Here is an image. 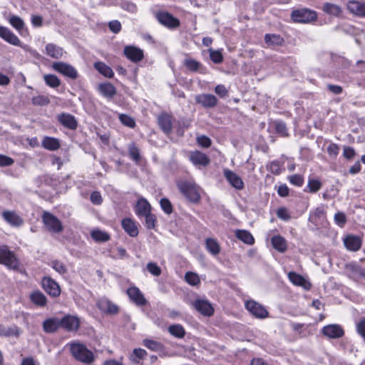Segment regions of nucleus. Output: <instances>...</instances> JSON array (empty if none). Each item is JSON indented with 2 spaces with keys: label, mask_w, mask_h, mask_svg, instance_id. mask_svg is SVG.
Segmentation results:
<instances>
[{
  "label": "nucleus",
  "mask_w": 365,
  "mask_h": 365,
  "mask_svg": "<svg viewBox=\"0 0 365 365\" xmlns=\"http://www.w3.org/2000/svg\"><path fill=\"white\" fill-rule=\"evenodd\" d=\"M245 307L256 318L265 319L269 315V312L264 307L254 300L247 301Z\"/></svg>",
  "instance_id": "8"
},
{
  "label": "nucleus",
  "mask_w": 365,
  "mask_h": 365,
  "mask_svg": "<svg viewBox=\"0 0 365 365\" xmlns=\"http://www.w3.org/2000/svg\"><path fill=\"white\" fill-rule=\"evenodd\" d=\"M357 332L365 339V317L361 319L356 324Z\"/></svg>",
  "instance_id": "64"
},
{
  "label": "nucleus",
  "mask_w": 365,
  "mask_h": 365,
  "mask_svg": "<svg viewBox=\"0 0 365 365\" xmlns=\"http://www.w3.org/2000/svg\"><path fill=\"white\" fill-rule=\"evenodd\" d=\"M288 278L296 286H300L306 290H309L311 288V283L303 276L294 272H289Z\"/></svg>",
  "instance_id": "22"
},
{
  "label": "nucleus",
  "mask_w": 365,
  "mask_h": 365,
  "mask_svg": "<svg viewBox=\"0 0 365 365\" xmlns=\"http://www.w3.org/2000/svg\"><path fill=\"white\" fill-rule=\"evenodd\" d=\"M173 119V115L165 112L161 113L158 116V123L163 132L166 135H170L172 133Z\"/></svg>",
  "instance_id": "11"
},
{
  "label": "nucleus",
  "mask_w": 365,
  "mask_h": 365,
  "mask_svg": "<svg viewBox=\"0 0 365 365\" xmlns=\"http://www.w3.org/2000/svg\"><path fill=\"white\" fill-rule=\"evenodd\" d=\"M151 206L150 203L143 197L139 199L135 206V212L139 217H143L150 213Z\"/></svg>",
  "instance_id": "28"
},
{
  "label": "nucleus",
  "mask_w": 365,
  "mask_h": 365,
  "mask_svg": "<svg viewBox=\"0 0 365 365\" xmlns=\"http://www.w3.org/2000/svg\"><path fill=\"white\" fill-rule=\"evenodd\" d=\"M108 27L112 32L118 34L121 30V24L118 20H113L109 22Z\"/></svg>",
  "instance_id": "60"
},
{
  "label": "nucleus",
  "mask_w": 365,
  "mask_h": 365,
  "mask_svg": "<svg viewBox=\"0 0 365 365\" xmlns=\"http://www.w3.org/2000/svg\"><path fill=\"white\" fill-rule=\"evenodd\" d=\"M322 334L330 339H338L344 336V331L339 324H329L324 326L322 330Z\"/></svg>",
  "instance_id": "15"
},
{
  "label": "nucleus",
  "mask_w": 365,
  "mask_h": 365,
  "mask_svg": "<svg viewBox=\"0 0 365 365\" xmlns=\"http://www.w3.org/2000/svg\"><path fill=\"white\" fill-rule=\"evenodd\" d=\"M224 176L229 183L237 190H242L244 187V182L241 178L233 171L225 169L224 170Z\"/></svg>",
  "instance_id": "20"
},
{
  "label": "nucleus",
  "mask_w": 365,
  "mask_h": 365,
  "mask_svg": "<svg viewBox=\"0 0 365 365\" xmlns=\"http://www.w3.org/2000/svg\"><path fill=\"white\" fill-rule=\"evenodd\" d=\"M128 152L130 157L135 161L138 162L140 158V152L138 148L135 145L134 143H131L128 145Z\"/></svg>",
  "instance_id": "52"
},
{
  "label": "nucleus",
  "mask_w": 365,
  "mask_h": 365,
  "mask_svg": "<svg viewBox=\"0 0 365 365\" xmlns=\"http://www.w3.org/2000/svg\"><path fill=\"white\" fill-rule=\"evenodd\" d=\"M122 227L125 232L130 237H136L138 235V229L133 220L125 218L122 220Z\"/></svg>",
  "instance_id": "30"
},
{
  "label": "nucleus",
  "mask_w": 365,
  "mask_h": 365,
  "mask_svg": "<svg viewBox=\"0 0 365 365\" xmlns=\"http://www.w3.org/2000/svg\"><path fill=\"white\" fill-rule=\"evenodd\" d=\"M168 331L170 334L178 338H183L185 334L184 328L180 324L170 325L168 327Z\"/></svg>",
  "instance_id": "43"
},
{
  "label": "nucleus",
  "mask_w": 365,
  "mask_h": 365,
  "mask_svg": "<svg viewBox=\"0 0 365 365\" xmlns=\"http://www.w3.org/2000/svg\"><path fill=\"white\" fill-rule=\"evenodd\" d=\"M197 103L201 104L205 108H213L216 106L217 99L212 94H200L195 97Z\"/></svg>",
  "instance_id": "26"
},
{
  "label": "nucleus",
  "mask_w": 365,
  "mask_h": 365,
  "mask_svg": "<svg viewBox=\"0 0 365 365\" xmlns=\"http://www.w3.org/2000/svg\"><path fill=\"white\" fill-rule=\"evenodd\" d=\"M43 78L46 85L51 88H57L61 85V81L56 75H45Z\"/></svg>",
  "instance_id": "44"
},
{
  "label": "nucleus",
  "mask_w": 365,
  "mask_h": 365,
  "mask_svg": "<svg viewBox=\"0 0 365 365\" xmlns=\"http://www.w3.org/2000/svg\"><path fill=\"white\" fill-rule=\"evenodd\" d=\"M41 145L45 149L52 151L57 150L61 146L58 139L48 136L43 138Z\"/></svg>",
  "instance_id": "32"
},
{
  "label": "nucleus",
  "mask_w": 365,
  "mask_h": 365,
  "mask_svg": "<svg viewBox=\"0 0 365 365\" xmlns=\"http://www.w3.org/2000/svg\"><path fill=\"white\" fill-rule=\"evenodd\" d=\"M274 128L277 133L281 136L285 137L288 135L286 124L282 121L277 120L274 123Z\"/></svg>",
  "instance_id": "49"
},
{
  "label": "nucleus",
  "mask_w": 365,
  "mask_h": 365,
  "mask_svg": "<svg viewBox=\"0 0 365 365\" xmlns=\"http://www.w3.org/2000/svg\"><path fill=\"white\" fill-rule=\"evenodd\" d=\"M205 247L212 255H217L221 250L220 246L214 238H207L205 240Z\"/></svg>",
  "instance_id": "35"
},
{
  "label": "nucleus",
  "mask_w": 365,
  "mask_h": 365,
  "mask_svg": "<svg viewBox=\"0 0 365 365\" xmlns=\"http://www.w3.org/2000/svg\"><path fill=\"white\" fill-rule=\"evenodd\" d=\"M160 205L165 214L170 215L173 212V205L168 198H162L160 201Z\"/></svg>",
  "instance_id": "51"
},
{
  "label": "nucleus",
  "mask_w": 365,
  "mask_h": 365,
  "mask_svg": "<svg viewBox=\"0 0 365 365\" xmlns=\"http://www.w3.org/2000/svg\"><path fill=\"white\" fill-rule=\"evenodd\" d=\"M127 294L132 302L138 306H144L147 303V300L144 297L143 293L136 287H131L128 289Z\"/></svg>",
  "instance_id": "19"
},
{
  "label": "nucleus",
  "mask_w": 365,
  "mask_h": 365,
  "mask_svg": "<svg viewBox=\"0 0 365 365\" xmlns=\"http://www.w3.org/2000/svg\"><path fill=\"white\" fill-rule=\"evenodd\" d=\"M58 120L64 127L71 130H75L78 126V123L75 117L69 113H61L58 115Z\"/></svg>",
  "instance_id": "25"
},
{
  "label": "nucleus",
  "mask_w": 365,
  "mask_h": 365,
  "mask_svg": "<svg viewBox=\"0 0 365 365\" xmlns=\"http://www.w3.org/2000/svg\"><path fill=\"white\" fill-rule=\"evenodd\" d=\"M59 322L60 327L68 331H76L78 329L80 326L78 318L72 315L65 316L59 319Z\"/></svg>",
  "instance_id": "13"
},
{
  "label": "nucleus",
  "mask_w": 365,
  "mask_h": 365,
  "mask_svg": "<svg viewBox=\"0 0 365 365\" xmlns=\"http://www.w3.org/2000/svg\"><path fill=\"white\" fill-rule=\"evenodd\" d=\"M143 344L148 349L153 351H160L163 349V346L161 343L151 339H144Z\"/></svg>",
  "instance_id": "42"
},
{
  "label": "nucleus",
  "mask_w": 365,
  "mask_h": 365,
  "mask_svg": "<svg viewBox=\"0 0 365 365\" xmlns=\"http://www.w3.org/2000/svg\"><path fill=\"white\" fill-rule=\"evenodd\" d=\"M323 11L326 14L334 16H339L342 13V9L340 6L331 3H325Z\"/></svg>",
  "instance_id": "36"
},
{
  "label": "nucleus",
  "mask_w": 365,
  "mask_h": 365,
  "mask_svg": "<svg viewBox=\"0 0 365 365\" xmlns=\"http://www.w3.org/2000/svg\"><path fill=\"white\" fill-rule=\"evenodd\" d=\"M46 53L51 58L59 59L63 56L64 51L61 47L54 43H48L46 46Z\"/></svg>",
  "instance_id": "29"
},
{
  "label": "nucleus",
  "mask_w": 365,
  "mask_h": 365,
  "mask_svg": "<svg viewBox=\"0 0 365 365\" xmlns=\"http://www.w3.org/2000/svg\"><path fill=\"white\" fill-rule=\"evenodd\" d=\"M32 103L35 106H46L50 103V101L47 96H37L32 98Z\"/></svg>",
  "instance_id": "54"
},
{
  "label": "nucleus",
  "mask_w": 365,
  "mask_h": 365,
  "mask_svg": "<svg viewBox=\"0 0 365 365\" xmlns=\"http://www.w3.org/2000/svg\"><path fill=\"white\" fill-rule=\"evenodd\" d=\"M178 187L183 195L192 202H197L200 199L199 187L191 180H179Z\"/></svg>",
  "instance_id": "1"
},
{
  "label": "nucleus",
  "mask_w": 365,
  "mask_h": 365,
  "mask_svg": "<svg viewBox=\"0 0 365 365\" xmlns=\"http://www.w3.org/2000/svg\"><path fill=\"white\" fill-rule=\"evenodd\" d=\"M19 335V330L16 327H4L0 326V336H10Z\"/></svg>",
  "instance_id": "41"
},
{
  "label": "nucleus",
  "mask_w": 365,
  "mask_h": 365,
  "mask_svg": "<svg viewBox=\"0 0 365 365\" xmlns=\"http://www.w3.org/2000/svg\"><path fill=\"white\" fill-rule=\"evenodd\" d=\"M0 37L14 46H21L20 39L8 28L0 26Z\"/></svg>",
  "instance_id": "23"
},
{
  "label": "nucleus",
  "mask_w": 365,
  "mask_h": 365,
  "mask_svg": "<svg viewBox=\"0 0 365 365\" xmlns=\"http://www.w3.org/2000/svg\"><path fill=\"white\" fill-rule=\"evenodd\" d=\"M346 9L355 16L365 18V1L350 0L346 3Z\"/></svg>",
  "instance_id": "10"
},
{
  "label": "nucleus",
  "mask_w": 365,
  "mask_h": 365,
  "mask_svg": "<svg viewBox=\"0 0 365 365\" xmlns=\"http://www.w3.org/2000/svg\"><path fill=\"white\" fill-rule=\"evenodd\" d=\"M94 68L102 75L107 78H112L114 75L113 70L103 62H96L94 63Z\"/></svg>",
  "instance_id": "38"
},
{
  "label": "nucleus",
  "mask_w": 365,
  "mask_h": 365,
  "mask_svg": "<svg viewBox=\"0 0 365 365\" xmlns=\"http://www.w3.org/2000/svg\"><path fill=\"white\" fill-rule=\"evenodd\" d=\"M155 17L160 24L168 29H174L180 26V21L168 12H157Z\"/></svg>",
  "instance_id": "7"
},
{
  "label": "nucleus",
  "mask_w": 365,
  "mask_h": 365,
  "mask_svg": "<svg viewBox=\"0 0 365 365\" xmlns=\"http://www.w3.org/2000/svg\"><path fill=\"white\" fill-rule=\"evenodd\" d=\"M59 327H61L58 318H49L43 322V329L46 333L55 332Z\"/></svg>",
  "instance_id": "31"
},
{
  "label": "nucleus",
  "mask_w": 365,
  "mask_h": 365,
  "mask_svg": "<svg viewBox=\"0 0 365 365\" xmlns=\"http://www.w3.org/2000/svg\"><path fill=\"white\" fill-rule=\"evenodd\" d=\"M41 284L43 289L48 294L53 297H58L61 294L59 284L50 277H44L42 279Z\"/></svg>",
  "instance_id": "9"
},
{
  "label": "nucleus",
  "mask_w": 365,
  "mask_h": 365,
  "mask_svg": "<svg viewBox=\"0 0 365 365\" xmlns=\"http://www.w3.org/2000/svg\"><path fill=\"white\" fill-rule=\"evenodd\" d=\"M288 179L290 183L298 187L302 186L304 182V178L300 175H290L289 176Z\"/></svg>",
  "instance_id": "58"
},
{
  "label": "nucleus",
  "mask_w": 365,
  "mask_h": 365,
  "mask_svg": "<svg viewBox=\"0 0 365 365\" xmlns=\"http://www.w3.org/2000/svg\"><path fill=\"white\" fill-rule=\"evenodd\" d=\"M291 18L293 21L302 24H309L317 19L316 11L308 9H296L292 11Z\"/></svg>",
  "instance_id": "4"
},
{
  "label": "nucleus",
  "mask_w": 365,
  "mask_h": 365,
  "mask_svg": "<svg viewBox=\"0 0 365 365\" xmlns=\"http://www.w3.org/2000/svg\"><path fill=\"white\" fill-rule=\"evenodd\" d=\"M335 222L340 227H344L346 222V217L343 212H337L334 215Z\"/></svg>",
  "instance_id": "61"
},
{
  "label": "nucleus",
  "mask_w": 365,
  "mask_h": 365,
  "mask_svg": "<svg viewBox=\"0 0 365 365\" xmlns=\"http://www.w3.org/2000/svg\"><path fill=\"white\" fill-rule=\"evenodd\" d=\"M119 119L123 125H125L129 128H133L135 125V122L134 119L128 115L121 114L119 116Z\"/></svg>",
  "instance_id": "55"
},
{
  "label": "nucleus",
  "mask_w": 365,
  "mask_h": 365,
  "mask_svg": "<svg viewBox=\"0 0 365 365\" xmlns=\"http://www.w3.org/2000/svg\"><path fill=\"white\" fill-rule=\"evenodd\" d=\"M70 351L72 356L78 361L84 364H91L94 361V356L91 351L81 343H71Z\"/></svg>",
  "instance_id": "2"
},
{
  "label": "nucleus",
  "mask_w": 365,
  "mask_h": 365,
  "mask_svg": "<svg viewBox=\"0 0 365 365\" xmlns=\"http://www.w3.org/2000/svg\"><path fill=\"white\" fill-rule=\"evenodd\" d=\"M189 160L195 166H207L210 163L209 158L203 153L195 150L190 152Z\"/></svg>",
  "instance_id": "18"
},
{
  "label": "nucleus",
  "mask_w": 365,
  "mask_h": 365,
  "mask_svg": "<svg viewBox=\"0 0 365 365\" xmlns=\"http://www.w3.org/2000/svg\"><path fill=\"white\" fill-rule=\"evenodd\" d=\"M42 221L46 230L52 233H60L63 226L60 220L49 212L44 211L42 215Z\"/></svg>",
  "instance_id": "5"
},
{
  "label": "nucleus",
  "mask_w": 365,
  "mask_h": 365,
  "mask_svg": "<svg viewBox=\"0 0 365 365\" xmlns=\"http://www.w3.org/2000/svg\"><path fill=\"white\" fill-rule=\"evenodd\" d=\"M271 242L273 247L279 252H284L287 250V242L284 237L279 235L274 236Z\"/></svg>",
  "instance_id": "34"
},
{
  "label": "nucleus",
  "mask_w": 365,
  "mask_h": 365,
  "mask_svg": "<svg viewBox=\"0 0 365 365\" xmlns=\"http://www.w3.org/2000/svg\"><path fill=\"white\" fill-rule=\"evenodd\" d=\"M146 268L147 270L153 276L158 277L161 274L160 267L155 262H148Z\"/></svg>",
  "instance_id": "53"
},
{
  "label": "nucleus",
  "mask_w": 365,
  "mask_h": 365,
  "mask_svg": "<svg viewBox=\"0 0 365 365\" xmlns=\"http://www.w3.org/2000/svg\"><path fill=\"white\" fill-rule=\"evenodd\" d=\"M0 264L7 268L18 271L21 263L15 253L11 251L7 245H0Z\"/></svg>",
  "instance_id": "3"
},
{
  "label": "nucleus",
  "mask_w": 365,
  "mask_h": 365,
  "mask_svg": "<svg viewBox=\"0 0 365 365\" xmlns=\"http://www.w3.org/2000/svg\"><path fill=\"white\" fill-rule=\"evenodd\" d=\"M1 215L3 219L11 227H20L24 225V219L15 211L5 210Z\"/></svg>",
  "instance_id": "14"
},
{
  "label": "nucleus",
  "mask_w": 365,
  "mask_h": 365,
  "mask_svg": "<svg viewBox=\"0 0 365 365\" xmlns=\"http://www.w3.org/2000/svg\"><path fill=\"white\" fill-rule=\"evenodd\" d=\"M194 307L202 314L205 316H212L214 313V309L211 304L204 299H197L193 303Z\"/></svg>",
  "instance_id": "21"
},
{
  "label": "nucleus",
  "mask_w": 365,
  "mask_h": 365,
  "mask_svg": "<svg viewBox=\"0 0 365 365\" xmlns=\"http://www.w3.org/2000/svg\"><path fill=\"white\" fill-rule=\"evenodd\" d=\"M51 266L56 272L61 275L66 274L68 272L66 266L58 260L51 261Z\"/></svg>",
  "instance_id": "46"
},
{
  "label": "nucleus",
  "mask_w": 365,
  "mask_h": 365,
  "mask_svg": "<svg viewBox=\"0 0 365 365\" xmlns=\"http://www.w3.org/2000/svg\"><path fill=\"white\" fill-rule=\"evenodd\" d=\"M52 68L54 71L71 79H76L78 76L76 69L67 63L54 62L52 64Z\"/></svg>",
  "instance_id": "6"
},
{
  "label": "nucleus",
  "mask_w": 365,
  "mask_h": 365,
  "mask_svg": "<svg viewBox=\"0 0 365 365\" xmlns=\"http://www.w3.org/2000/svg\"><path fill=\"white\" fill-rule=\"evenodd\" d=\"M344 244L347 250L357 251L361 248V240L357 236L349 235L344 238Z\"/></svg>",
  "instance_id": "27"
},
{
  "label": "nucleus",
  "mask_w": 365,
  "mask_h": 365,
  "mask_svg": "<svg viewBox=\"0 0 365 365\" xmlns=\"http://www.w3.org/2000/svg\"><path fill=\"white\" fill-rule=\"evenodd\" d=\"M14 163V160L6 155L0 154V167L10 166Z\"/></svg>",
  "instance_id": "62"
},
{
  "label": "nucleus",
  "mask_w": 365,
  "mask_h": 365,
  "mask_svg": "<svg viewBox=\"0 0 365 365\" xmlns=\"http://www.w3.org/2000/svg\"><path fill=\"white\" fill-rule=\"evenodd\" d=\"M30 299L38 307H44L47 304V299L46 296L40 291L33 292L30 294Z\"/></svg>",
  "instance_id": "33"
},
{
  "label": "nucleus",
  "mask_w": 365,
  "mask_h": 365,
  "mask_svg": "<svg viewBox=\"0 0 365 365\" xmlns=\"http://www.w3.org/2000/svg\"><path fill=\"white\" fill-rule=\"evenodd\" d=\"M9 23L19 32L24 29V21L17 16H11L9 18Z\"/></svg>",
  "instance_id": "47"
},
{
  "label": "nucleus",
  "mask_w": 365,
  "mask_h": 365,
  "mask_svg": "<svg viewBox=\"0 0 365 365\" xmlns=\"http://www.w3.org/2000/svg\"><path fill=\"white\" fill-rule=\"evenodd\" d=\"M145 218V225L148 229H153L155 227L157 219L155 215L149 213L148 215H144Z\"/></svg>",
  "instance_id": "56"
},
{
  "label": "nucleus",
  "mask_w": 365,
  "mask_h": 365,
  "mask_svg": "<svg viewBox=\"0 0 365 365\" xmlns=\"http://www.w3.org/2000/svg\"><path fill=\"white\" fill-rule=\"evenodd\" d=\"M91 201L94 205H101L102 202V197L99 192L94 191L91 195Z\"/></svg>",
  "instance_id": "63"
},
{
  "label": "nucleus",
  "mask_w": 365,
  "mask_h": 365,
  "mask_svg": "<svg viewBox=\"0 0 365 365\" xmlns=\"http://www.w3.org/2000/svg\"><path fill=\"white\" fill-rule=\"evenodd\" d=\"M235 236L237 239L247 245H252L255 242L253 236L247 230H238L235 232Z\"/></svg>",
  "instance_id": "37"
},
{
  "label": "nucleus",
  "mask_w": 365,
  "mask_h": 365,
  "mask_svg": "<svg viewBox=\"0 0 365 365\" xmlns=\"http://www.w3.org/2000/svg\"><path fill=\"white\" fill-rule=\"evenodd\" d=\"M123 52L125 56L133 62H139L144 58L143 51L135 46H127Z\"/></svg>",
  "instance_id": "17"
},
{
  "label": "nucleus",
  "mask_w": 365,
  "mask_h": 365,
  "mask_svg": "<svg viewBox=\"0 0 365 365\" xmlns=\"http://www.w3.org/2000/svg\"><path fill=\"white\" fill-rule=\"evenodd\" d=\"M91 236L97 242H105L108 241L110 238L108 232L98 229L92 230Z\"/></svg>",
  "instance_id": "39"
},
{
  "label": "nucleus",
  "mask_w": 365,
  "mask_h": 365,
  "mask_svg": "<svg viewBox=\"0 0 365 365\" xmlns=\"http://www.w3.org/2000/svg\"><path fill=\"white\" fill-rule=\"evenodd\" d=\"M184 65L189 71L192 72L198 71L201 67L200 62L191 58L185 59L184 61Z\"/></svg>",
  "instance_id": "45"
},
{
  "label": "nucleus",
  "mask_w": 365,
  "mask_h": 365,
  "mask_svg": "<svg viewBox=\"0 0 365 365\" xmlns=\"http://www.w3.org/2000/svg\"><path fill=\"white\" fill-rule=\"evenodd\" d=\"M307 187L311 192H316L321 188L322 184L318 180L310 179L308 181Z\"/></svg>",
  "instance_id": "57"
},
{
  "label": "nucleus",
  "mask_w": 365,
  "mask_h": 365,
  "mask_svg": "<svg viewBox=\"0 0 365 365\" xmlns=\"http://www.w3.org/2000/svg\"><path fill=\"white\" fill-rule=\"evenodd\" d=\"M345 269L348 276L355 281L365 279V268L356 263L346 264Z\"/></svg>",
  "instance_id": "12"
},
{
  "label": "nucleus",
  "mask_w": 365,
  "mask_h": 365,
  "mask_svg": "<svg viewBox=\"0 0 365 365\" xmlns=\"http://www.w3.org/2000/svg\"><path fill=\"white\" fill-rule=\"evenodd\" d=\"M277 216L279 219L284 220V221H288L291 218V216H290L287 209L285 207L279 208L277 211Z\"/></svg>",
  "instance_id": "59"
},
{
  "label": "nucleus",
  "mask_w": 365,
  "mask_h": 365,
  "mask_svg": "<svg viewBox=\"0 0 365 365\" xmlns=\"http://www.w3.org/2000/svg\"><path fill=\"white\" fill-rule=\"evenodd\" d=\"M210 57L212 61L215 63H220L223 61V56L222 53L218 50H213L210 48L209 50Z\"/></svg>",
  "instance_id": "50"
},
{
  "label": "nucleus",
  "mask_w": 365,
  "mask_h": 365,
  "mask_svg": "<svg viewBox=\"0 0 365 365\" xmlns=\"http://www.w3.org/2000/svg\"><path fill=\"white\" fill-rule=\"evenodd\" d=\"M97 306L101 311L107 314L115 315L119 312L118 307L106 298L99 299L97 302Z\"/></svg>",
  "instance_id": "16"
},
{
  "label": "nucleus",
  "mask_w": 365,
  "mask_h": 365,
  "mask_svg": "<svg viewBox=\"0 0 365 365\" xmlns=\"http://www.w3.org/2000/svg\"><path fill=\"white\" fill-rule=\"evenodd\" d=\"M98 91L107 99H112L117 93L115 87L109 82L100 83L98 86Z\"/></svg>",
  "instance_id": "24"
},
{
  "label": "nucleus",
  "mask_w": 365,
  "mask_h": 365,
  "mask_svg": "<svg viewBox=\"0 0 365 365\" xmlns=\"http://www.w3.org/2000/svg\"><path fill=\"white\" fill-rule=\"evenodd\" d=\"M185 279L189 284L192 286L198 284L200 282L199 276L192 272H186Z\"/></svg>",
  "instance_id": "48"
},
{
  "label": "nucleus",
  "mask_w": 365,
  "mask_h": 365,
  "mask_svg": "<svg viewBox=\"0 0 365 365\" xmlns=\"http://www.w3.org/2000/svg\"><path fill=\"white\" fill-rule=\"evenodd\" d=\"M264 41L267 46H270L282 45L284 40L279 35L266 34L264 36Z\"/></svg>",
  "instance_id": "40"
}]
</instances>
